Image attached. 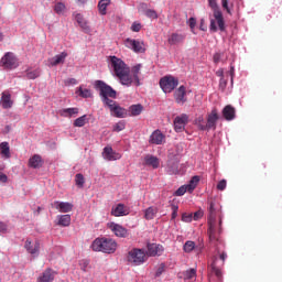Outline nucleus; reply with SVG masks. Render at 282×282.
I'll return each mask as SVG.
<instances>
[{
  "label": "nucleus",
  "instance_id": "31",
  "mask_svg": "<svg viewBox=\"0 0 282 282\" xmlns=\"http://www.w3.org/2000/svg\"><path fill=\"white\" fill-rule=\"evenodd\" d=\"M57 219H58V223H57L58 226H63L64 228H66L72 224V216L69 214L58 215Z\"/></svg>",
  "mask_w": 282,
  "mask_h": 282
},
{
  "label": "nucleus",
  "instance_id": "21",
  "mask_svg": "<svg viewBox=\"0 0 282 282\" xmlns=\"http://www.w3.org/2000/svg\"><path fill=\"white\" fill-rule=\"evenodd\" d=\"M67 58V52H62L54 57L48 58V67H56L57 65H63Z\"/></svg>",
  "mask_w": 282,
  "mask_h": 282
},
{
  "label": "nucleus",
  "instance_id": "41",
  "mask_svg": "<svg viewBox=\"0 0 282 282\" xmlns=\"http://www.w3.org/2000/svg\"><path fill=\"white\" fill-rule=\"evenodd\" d=\"M77 94L78 96H80L82 98H91V90L90 89H83V87H79L77 89Z\"/></svg>",
  "mask_w": 282,
  "mask_h": 282
},
{
  "label": "nucleus",
  "instance_id": "15",
  "mask_svg": "<svg viewBox=\"0 0 282 282\" xmlns=\"http://www.w3.org/2000/svg\"><path fill=\"white\" fill-rule=\"evenodd\" d=\"M124 45L126 47H128L129 50H133L135 53H142L144 52V46L143 44L138 41V40H131V39H127L124 41Z\"/></svg>",
  "mask_w": 282,
  "mask_h": 282
},
{
  "label": "nucleus",
  "instance_id": "28",
  "mask_svg": "<svg viewBox=\"0 0 282 282\" xmlns=\"http://www.w3.org/2000/svg\"><path fill=\"white\" fill-rule=\"evenodd\" d=\"M78 108H64L59 110V116L63 118H76L78 116Z\"/></svg>",
  "mask_w": 282,
  "mask_h": 282
},
{
  "label": "nucleus",
  "instance_id": "64",
  "mask_svg": "<svg viewBox=\"0 0 282 282\" xmlns=\"http://www.w3.org/2000/svg\"><path fill=\"white\" fill-rule=\"evenodd\" d=\"M216 120H219V115L217 113V111H213V122H215Z\"/></svg>",
  "mask_w": 282,
  "mask_h": 282
},
{
  "label": "nucleus",
  "instance_id": "49",
  "mask_svg": "<svg viewBox=\"0 0 282 282\" xmlns=\"http://www.w3.org/2000/svg\"><path fill=\"white\" fill-rule=\"evenodd\" d=\"M182 221H185V224H191V221H193V214L184 213L182 215Z\"/></svg>",
  "mask_w": 282,
  "mask_h": 282
},
{
  "label": "nucleus",
  "instance_id": "48",
  "mask_svg": "<svg viewBox=\"0 0 282 282\" xmlns=\"http://www.w3.org/2000/svg\"><path fill=\"white\" fill-rule=\"evenodd\" d=\"M203 217H204V210H202V209L192 214V218H193L194 221H199V219L203 218Z\"/></svg>",
  "mask_w": 282,
  "mask_h": 282
},
{
  "label": "nucleus",
  "instance_id": "29",
  "mask_svg": "<svg viewBox=\"0 0 282 282\" xmlns=\"http://www.w3.org/2000/svg\"><path fill=\"white\" fill-rule=\"evenodd\" d=\"M55 272L52 269H46L42 275L37 279L39 282H52L54 281Z\"/></svg>",
  "mask_w": 282,
  "mask_h": 282
},
{
  "label": "nucleus",
  "instance_id": "59",
  "mask_svg": "<svg viewBox=\"0 0 282 282\" xmlns=\"http://www.w3.org/2000/svg\"><path fill=\"white\" fill-rule=\"evenodd\" d=\"M177 206H172V210H173V213H172V219H175V217H177Z\"/></svg>",
  "mask_w": 282,
  "mask_h": 282
},
{
  "label": "nucleus",
  "instance_id": "18",
  "mask_svg": "<svg viewBox=\"0 0 282 282\" xmlns=\"http://www.w3.org/2000/svg\"><path fill=\"white\" fill-rule=\"evenodd\" d=\"M165 171L169 173V175H177L180 173V162L175 159H170L167 161Z\"/></svg>",
  "mask_w": 282,
  "mask_h": 282
},
{
  "label": "nucleus",
  "instance_id": "7",
  "mask_svg": "<svg viewBox=\"0 0 282 282\" xmlns=\"http://www.w3.org/2000/svg\"><path fill=\"white\" fill-rule=\"evenodd\" d=\"M0 65L4 67V69H17V67H19V62H17L14 53L9 52L1 58Z\"/></svg>",
  "mask_w": 282,
  "mask_h": 282
},
{
  "label": "nucleus",
  "instance_id": "55",
  "mask_svg": "<svg viewBox=\"0 0 282 282\" xmlns=\"http://www.w3.org/2000/svg\"><path fill=\"white\" fill-rule=\"evenodd\" d=\"M213 270H214V273H215V275L217 276V279H218V281H223V273H221V270H219V269H217V268H213Z\"/></svg>",
  "mask_w": 282,
  "mask_h": 282
},
{
  "label": "nucleus",
  "instance_id": "24",
  "mask_svg": "<svg viewBox=\"0 0 282 282\" xmlns=\"http://www.w3.org/2000/svg\"><path fill=\"white\" fill-rule=\"evenodd\" d=\"M174 98L177 105H184L186 102V87L180 86L174 93Z\"/></svg>",
  "mask_w": 282,
  "mask_h": 282
},
{
  "label": "nucleus",
  "instance_id": "22",
  "mask_svg": "<svg viewBox=\"0 0 282 282\" xmlns=\"http://www.w3.org/2000/svg\"><path fill=\"white\" fill-rule=\"evenodd\" d=\"M223 118H225V120H227L228 122L235 120V118H237V110L235 109V107H232L231 105H227L223 109Z\"/></svg>",
  "mask_w": 282,
  "mask_h": 282
},
{
  "label": "nucleus",
  "instance_id": "39",
  "mask_svg": "<svg viewBox=\"0 0 282 282\" xmlns=\"http://www.w3.org/2000/svg\"><path fill=\"white\" fill-rule=\"evenodd\" d=\"M142 105H132L129 108V111L131 112V116H140V113H142Z\"/></svg>",
  "mask_w": 282,
  "mask_h": 282
},
{
  "label": "nucleus",
  "instance_id": "17",
  "mask_svg": "<svg viewBox=\"0 0 282 282\" xmlns=\"http://www.w3.org/2000/svg\"><path fill=\"white\" fill-rule=\"evenodd\" d=\"M143 166L160 169V159L153 154H145L143 158Z\"/></svg>",
  "mask_w": 282,
  "mask_h": 282
},
{
  "label": "nucleus",
  "instance_id": "36",
  "mask_svg": "<svg viewBox=\"0 0 282 282\" xmlns=\"http://www.w3.org/2000/svg\"><path fill=\"white\" fill-rule=\"evenodd\" d=\"M75 21L78 23V25L83 29V30H89V26L87 25V22L85 21V19L83 18V14L77 13L75 15Z\"/></svg>",
  "mask_w": 282,
  "mask_h": 282
},
{
  "label": "nucleus",
  "instance_id": "10",
  "mask_svg": "<svg viewBox=\"0 0 282 282\" xmlns=\"http://www.w3.org/2000/svg\"><path fill=\"white\" fill-rule=\"evenodd\" d=\"M188 122V116L187 115H181L177 116L174 119V130L176 131V133H182V131H184L186 124Z\"/></svg>",
  "mask_w": 282,
  "mask_h": 282
},
{
  "label": "nucleus",
  "instance_id": "63",
  "mask_svg": "<svg viewBox=\"0 0 282 282\" xmlns=\"http://www.w3.org/2000/svg\"><path fill=\"white\" fill-rule=\"evenodd\" d=\"M216 76H218L219 78H224V69H218L217 72H216Z\"/></svg>",
  "mask_w": 282,
  "mask_h": 282
},
{
  "label": "nucleus",
  "instance_id": "5",
  "mask_svg": "<svg viewBox=\"0 0 282 282\" xmlns=\"http://www.w3.org/2000/svg\"><path fill=\"white\" fill-rule=\"evenodd\" d=\"M159 85L164 94H171L180 85V80L173 76H164L160 79Z\"/></svg>",
  "mask_w": 282,
  "mask_h": 282
},
{
  "label": "nucleus",
  "instance_id": "32",
  "mask_svg": "<svg viewBox=\"0 0 282 282\" xmlns=\"http://www.w3.org/2000/svg\"><path fill=\"white\" fill-rule=\"evenodd\" d=\"M111 3V0H100L98 3L99 13L105 17L107 14V7Z\"/></svg>",
  "mask_w": 282,
  "mask_h": 282
},
{
  "label": "nucleus",
  "instance_id": "57",
  "mask_svg": "<svg viewBox=\"0 0 282 282\" xmlns=\"http://www.w3.org/2000/svg\"><path fill=\"white\" fill-rule=\"evenodd\" d=\"M0 182H2V184L8 182V175L3 174V172H0Z\"/></svg>",
  "mask_w": 282,
  "mask_h": 282
},
{
  "label": "nucleus",
  "instance_id": "40",
  "mask_svg": "<svg viewBox=\"0 0 282 282\" xmlns=\"http://www.w3.org/2000/svg\"><path fill=\"white\" fill-rule=\"evenodd\" d=\"M183 276L186 281H191V279H195V276H197V270L188 269L183 273Z\"/></svg>",
  "mask_w": 282,
  "mask_h": 282
},
{
  "label": "nucleus",
  "instance_id": "43",
  "mask_svg": "<svg viewBox=\"0 0 282 282\" xmlns=\"http://www.w3.org/2000/svg\"><path fill=\"white\" fill-rule=\"evenodd\" d=\"M40 76H41V70H39V69L29 70L26 73V78H29V80H34V79L39 78Z\"/></svg>",
  "mask_w": 282,
  "mask_h": 282
},
{
  "label": "nucleus",
  "instance_id": "44",
  "mask_svg": "<svg viewBox=\"0 0 282 282\" xmlns=\"http://www.w3.org/2000/svg\"><path fill=\"white\" fill-rule=\"evenodd\" d=\"M54 11L56 12V14H65V4L63 2H57L54 6Z\"/></svg>",
  "mask_w": 282,
  "mask_h": 282
},
{
  "label": "nucleus",
  "instance_id": "19",
  "mask_svg": "<svg viewBox=\"0 0 282 282\" xmlns=\"http://www.w3.org/2000/svg\"><path fill=\"white\" fill-rule=\"evenodd\" d=\"M111 215H113V217H126V215H129V207L119 203L117 206L111 208Z\"/></svg>",
  "mask_w": 282,
  "mask_h": 282
},
{
  "label": "nucleus",
  "instance_id": "14",
  "mask_svg": "<svg viewBox=\"0 0 282 282\" xmlns=\"http://www.w3.org/2000/svg\"><path fill=\"white\" fill-rule=\"evenodd\" d=\"M108 227L110 228L111 231H113L116 237H121V238L129 237V231L127 230V228L122 227V225L110 223Z\"/></svg>",
  "mask_w": 282,
  "mask_h": 282
},
{
  "label": "nucleus",
  "instance_id": "30",
  "mask_svg": "<svg viewBox=\"0 0 282 282\" xmlns=\"http://www.w3.org/2000/svg\"><path fill=\"white\" fill-rule=\"evenodd\" d=\"M29 165L31 169H41L43 166V159L41 155L35 154L29 160Z\"/></svg>",
  "mask_w": 282,
  "mask_h": 282
},
{
  "label": "nucleus",
  "instance_id": "11",
  "mask_svg": "<svg viewBox=\"0 0 282 282\" xmlns=\"http://www.w3.org/2000/svg\"><path fill=\"white\" fill-rule=\"evenodd\" d=\"M147 248H148V251H147L148 257H162L164 252V247L162 245L148 243Z\"/></svg>",
  "mask_w": 282,
  "mask_h": 282
},
{
  "label": "nucleus",
  "instance_id": "9",
  "mask_svg": "<svg viewBox=\"0 0 282 282\" xmlns=\"http://www.w3.org/2000/svg\"><path fill=\"white\" fill-rule=\"evenodd\" d=\"M108 109H110L111 115L116 118H127V109L120 107L116 101H112V104H108Z\"/></svg>",
  "mask_w": 282,
  "mask_h": 282
},
{
  "label": "nucleus",
  "instance_id": "54",
  "mask_svg": "<svg viewBox=\"0 0 282 282\" xmlns=\"http://www.w3.org/2000/svg\"><path fill=\"white\" fill-rule=\"evenodd\" d=\"M226 180H221L218 184H217V189L218 191H226Z\"/></svg>",
  "mask_w": 282,
  "mask_h": 282
},
{
  "label": "nucleus",
  "instance_id": "34",
  "mask_svg": "<svg viewBox=\"0 0 282 282\" xmlns=\"http://www.w3.org/2000/svg\"><path fill=\"white\" fill-rule=\"evenodd\" d=\"M155 215H158V208L155 207H149L144 212V217L148 220L155 219Z\"/></svg>",
  "mask_w": 282,
  "mask_h": 282
},
{
  "label": "nucleus",
  "instance_id": "20",
  "mask_svg": "<svg viewBox=\"0 0 282 282\" xmlns=\"http://www.w3.org/2000/svg\"><path fill=\"white\" fill-rule=\"evenodd\" d=\"M102 158L104 160H107L108 162H113L115 160H120V154L116 153L113 151V148L106 147L102 151Z\"/></svg>",
  "mask_w": 282,
  "mask_h": 282
},
{
  "label": "nucleus",
  "instance_id": "62",
  "mask_svg": "<svg viewBox=\"0 0 282 282\" xmlns=\"http://www.w3.org/2000/svg\"><path fill=\"white\" fill-rule=\"evenodd\" d=\"M221 58V54H219V53H216L215 55H214V62L215 63H219V59Z\"/></svg>",
  "mask_w": 282,
  "mask_h": 282
},
{
  "label": "nucleus",
  "instance_id": "23",
  "mask_svg": "<svg viewBox=\"0 0 282 282\" xmlns=\"http://www.w3.org/2000/svg\"><path fill=\"white\" fill-rule=\"evenodd\" d=\"M197 126L202 131H208V129L213 127V113L208 116L207 120L203 117H199L197 120Z\"/></svg>",
  "mask_w": 282,
  "mask_h": 282
},
{
  "label": "nucleus",
  "instance_id": "60",
  "mask_svg": "<svg viewBox=\"0 0 282 282\" xmlns=\"http://www.w3.org/2000/svg\"><path fill=\"white\" fill-rule=\"evenodd\" d=\"M67 84L68 85H78V80H76V78H68Z\"/></svg>",
  "mask_w": 282,
  "mask_h": 282
},
{
  "label": "nucleus",
  "instance_id": "46",
  "mask_svg": "<svg viewBox=\"0 0 282 282\" xmlns=\"http://www.w3.org/2000/svg\"><path fill=\"white\" fill-rule=\"evenodd\" d=\"M127 127V123L124 121H119L113 126V131L117 133H120V131H124V128Z\"/></svg>",
  "mask_w": 282,
  "mask_h": 282
},
{
  "label": "nucleus",
  "instance_id": "16",
  "mask_svg": "<svg viewBox=\"0 0 282 282\" xmlns=\"http://www.w3.org/2000/svg\"><path fill=\"white\" fill-rule=\"evenodd\" d=\"M164 140H166V137L164 135V133H162L161 130H154L152 132V134L150 135V144H164Z\"/></svg>",
  "mask_w": 282,
  "mask_h": 282
},
{
  "label": "nucleus",
  "instance_id": "37",
  "mask_svg": "<svg viewBox=\"0 0 282 282\" xmlns=\"http://www.w3.org/2000/svg\"><path fill=\"white\" fill-rule=\"evenodd\" d=\"M0 151L4 158H10V144L8 142L0 143Z\"/></svg>",
  "mask_w": 282,
  "mask_h": 282
},
{
  "label": "nucleus",
  "instance_id": "27",
  "mask_svg": "<svg viewBox=\"0 0 282 282\" xmlns=\"http://www.w3.org/2000/svg\"><path fill=\"white\" fill-rule=\"evenodd\" d=\"M185 39H186V35L182 33H172L167 39V43L170 45H180V43H184Z\"/></svg>",
  "mask_w": 282,
  "mask_h": 282
},
{
  "label": "nucleus",
  "instance_id": "2",
  "mask_svg": "<svg viewBox=\"0 0 282 282\" xmlns=\"http://www.w3.org/2000/svg\"><path fill=\"white\" fill-rule=\"evenodd\" d=\"M94 252H105L106 254H113L118 248L116 240L107 237L96 238L91 246Z\"/></svg>",
  "mask_w": 282,
  "mask_h": 282
},
{
  "label": "nucleus",
  "instance_id": "35",
  "mask_svg": "<svg viewBox=\"0 0 282 282\" xmlns=\"http://www.w3.org/2000/svg\"><path fill=\"white\" fill-rule=\"evenodd\" d=\"M197 184H199V176H193L187 184L188 193H193L197 188Z\"/></svg>",
  "mask_w": 282,
  "mask_h": 282
},
{
  "label": "nucleus",
  "instance_id": "33",
  "mask_svg": "<svg viewBox=\"0 0 282 282\" xmlns=\"http://www.w3.org/2000/svg\"><path fill=\"white\" fill-rule=\"evenodd\" d=\"M208 210H209V217H208V232H209V239L213 237V202L208 203Z\"/></svg>",
  "mask_w": 282,
  "mask_h": 282
},
{
  "label": "nucleus",
  "instance_id": "53",
  "mask_svg": "<svg viewBox=\"0 0 282 282\" xmlns=\"http://www.w3.org/2000/svg\"><path fill=\"white\" fill-rule=\"evenodd\" d=\"M8 232V225L6 223L0 221V235H6Z\"/></svg>",
  "mask_w": 282,
  "mask_h": 282
},
{
  "label": "nucleus",
  "instance_id": "42",
  "mask_svg": "<svg viewBox=\"0 0 282 282\" xmlns=\"http://www.w3.org/2000/svg\"><path fill=\"white\" fill-rule=\"evenodd\" d=\"M184 252H193L195 250V241L187 240L183 246Z\"/></svg>",
  "mask_w": 282,
  "mask_h": 282
},
{
  "label": "nucleus",
  "instance_id": "3",
  "mask_svg": "<svg viewBox=\"0 0 282 282\" xmlns=\"http://www.w3.org/2000/svg\"><path fill=\"white\" fill-rule=\"evenodd\" d=\"M95 87L99 91V96L104 106L107 107L108 105H113V99L109 98H117L118 93L111 86L107 85V83L102 80L95 82Z\"/></svg>",
  "mask_w": 282,
  "mask_h": 282
},
{
  "label": "nucleus",
  "instance_id": "13",
  "mask_svg": "<svg viewBox=\"0 0 282 282\" xmlns=\"http://www.w3.org/2000/svg\"><path fill=\"white\" fill-rule=\"evenodd\" d=\"M52 207L58 210V213H72L74 205L67 202L55 200L52 203Z\"/></svg>",
  "mask_w": 282,
  "mask_h": 282
},
{
  "label": "nucleus",
  "instance_id": "50",
  "mask_svg": "<svg viewBox=\"0 0 282 282\" xmlns=\"http://www.w3.org/2000/svg\"><path fill=\"white\" fill-rule=\"evenodd\" d=\"M227 85H228V79L221 77L219 80V89H221V91H224V89H226Z\"/></svg>",
  "mask_w": 282,
  "mask_h": 282
},
{
  "label": "nucleus",
  "instance_id": "1",
  "mask_svg": "<svg viewBox=\"0 0 282 282\" xmlns=\"http://www.w3.org/2000/svg\"><path fill=\"white\" fill-rule=\"evenodd\" d=\"M109 65L110 69L113 73V76L119 78L121 85H123L124 87H131V85H133V78L131 77V68H129L124 61L118 58L117 56H110Z\"/></svg>",
  "mask_w": 282,
  "mask_h": 282
},
{
  "label": "nucleus",
  "instance_id": "12",
  "mask_svg": "<svg viewBox=\"0 0 282 282\" xmlns=\"http://www.w3.org/2000/svg\"><path fill=\"white\" fill-rule=\"evenodd\" d=\"M24 248L32 257H39L41 243H39V241L32 242L31 240H26L24 243Z\"/></svg>",
  "mask_w": 282,
  "mask_h": 282
},
{
  "label": "nucleus",
  "instance_id": "58",
  "mask_svg": "<svg viewBox=\"0 0 282 282\" xmlns=\"http://www.w3.org/2000/svg\"><path fill=\"white\" fill-rule=\"evenodd\" d=\"M221 3H223V8H224L228 13H230V9L228 8V0H221Z\"/></svg>",
  "mask_w": 282,
  "mask_h": 282
},
{
  "label": "nucleus",
  "instance_id": "45",
  "mask_svg": "<svg viewBox=\"0 0 282 282\" xmlns=\"http://www.w3.org/2000/svg\"><path fill=\"white\" fill-rule=\"evenodd\" d=\"M186 193H188V186H187V185H183V186L178 187V188L175 191L174 195H175L176 197H182V195H184V194H186Z\"/></svg>",
  "mask_w": 282,
  "mask_h": 282
},
{
  "label": "nucleus",
  "instance_id": "6",
  "mask_svg": "<svg viewBox=\"0 0 282 282\" xmlns=\"http://www.w3.org/2000/svg\"><path fill=\"white\" fill-rule=\"evenodd\" d=\"M216 3L214 2V18L215 21L213 22V32H226V20L224 19V13L216 8Z\"/></svg>",
  "mask_w": 282,
  "mask_h": 282
},
{
  "label": "nucleus",
  "instance_id": "61",
  "mask_svg": "<svg viewBox=\"0 0 282 282\" xmlns=\"http://www.w3.org/2000/svg\"><path fill=\"white\" fill-rule=\"evenodd\" d=\"M219 259H221V261H223V263H224V261H226V259H228V254L223 251V252L219 254Z\"/></svg>",
  "mask_w": 282,
  "mask_h": 282
},
{
  "label": "nucleus",
  "instance_id": "26",
  "mask_svg": "<svg viewBox=\"0 0 282 282\" xmlns=\"http://www.w3.org/2000/svg\"><path fill=\"white\" fill-rule=\"evenodd\" d=\"M140 69H142V64H137V65H134L132 68H131V70H130V74H132V75H130L131 76V78H132V83H134V85L137 86V87H140Z\"/></svg>",
  "mask_w": 282,
  "mask_h": 282
},
{
  "label": "nucleus",
  "instance_id": "52",
  "mask_svg": "<svg viewBox=\"0 0 282 282\" xmlns=\"http://www.w3.org/2000/svg\"><path fill=\"white\" fill-rule=\"evenodd\" d=\"M131 30L132 32H140L142 30V24L138 23V22H134L132 25H131Z\"/></svg>",
  "mask_w": 282,
  "mask_h": 282
},
{
  "label": "nucleus",
  "instance_id": "4",
  "mask_svg": "<svg viewBox=\"0 0 282 282\" xmlns=\"http://www.w3.org/2000/svg\"><path fill=\"white\" fill-rule=\"evenodd\" d=\"M127 260L133 265H142L147 261V253L142 249H132L128 252Z\"/></svg>",
  "mask_w": 282,
  "mask_h": 282
},
{
  "label": "nucleus",
  "instance_id": "51",
  "mask_svg": "<svg viewBox=\"0 0 282 282\" xmlns=\"http://www.w3.org/2000/svg\"><path fill=\"white\" fill-rule=\"evenodd\" d=\"M187 25H189L193 32V30H195V25H197V20H195V18H189V20L187 21Z\"/></svg>",
  "mask_w": 282,
  "mask_h": 282
},
{
  "label": "nucleus",
  "instance_id": "47",
  "mask_svg": "<svg viewBox=\"0 0 282 282\" xmlns=\"http://www.w3.org/2000/svg\"><path fill=\"white\" fill-rule=\"evenodd\" d=\"M75 182L77 186L83 188V186H85V176H83V174H76Z\"/></svg>",
  "mask_w": 282,
  "mask_h": 282
},
{
  "label": "nucleus",
  "instance_id": "38",
  "mask_svg": "<svg viewBox=\"0 0 282 282\" xmlns=\"http://www.w3.org/2000/svg\"><path fill=\"white\" fill-rule=\"evenodd\" d=\"M86 122H89V119L87 118V115H84L74 121V127H85Z\"/></svg>",
  "mask_w": 282,
  "mask_h": 282
},
{
  "label": "nucleus",
  "instance_id": "25",
  "mask_svg": "<svg viewBox=\"0 0 282 282\" xmlns=\"http://www.w3.org/2000/svg\"><path fill=\"white\" fill-rule=\"evenodd\" d=\"M0 105L2 109H12V105H14V102L12 101V95L7 91L2 93Z\"/></svg>",
  "mask_w": 282,
  "mask_h": 282
},
{
  "label": "nucleus",
  "instance_id": "8",
  "mask_svg": "<svg viewBox=\"0 0 282 282\" xmlns=\"http://www.w3.org/2000/svg\"><path fill=\"white\" fill-rule=\"evenodd\" d=\"M138 12L144 14L148 19H158V11L153 9H149V4L145 2H140L138 6Z\"/></svg>",
  "mask_w": 282,
  "mask_h": 282
},
{
  "label": "nucleus",
  "instance_id": "56",
  "mask_svg": "<svg viewBox=\"0 0 282 282\" xmlns=\"http://www.w3.org/2000/svg\"><path fill=\"white\" fill-rule=\"evenodd\" d=\"M164 272V264H161L155 273V276H160Z\"/></svg>",
  "mask_w": 282,
  "mask_h": 282
}]
</instances>
